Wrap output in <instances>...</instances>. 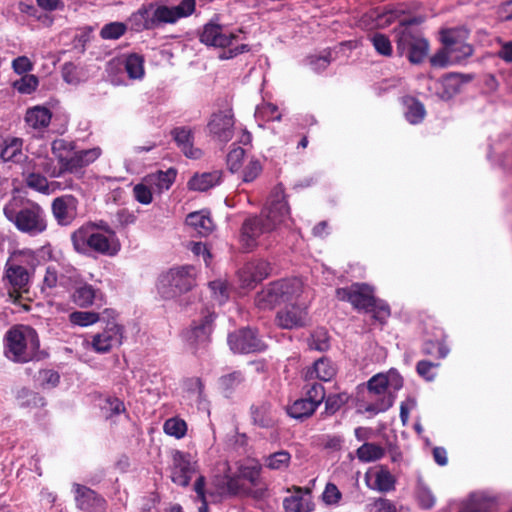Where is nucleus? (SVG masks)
I'll return each instance as SVG.
<instances>
[{"instance_id": "ea45409f", "label": "nucleus", "mask_w": 512, "mask_h": 512, "mask_svg": "<svg viewBox=\"0 0 512 512\" xmlns=\"http://www.w3.org/2000/svg\"><path fill=\"white\" fill-rule=\"evenodd\" d=\"M426 114L425 107L422 102L416 98L407 100V110L405 112L406 120L411 124H418L422 122Z\"/></svg>"}, {"instance_id": "37998d69", "label": "nucleus", "mask_w": 512, "mask_h": 512, "mask_svg": "<svg viewBox=\"0 0 512 512\" xmlns=\"http://www.w3.org/2000/svg\"><path fill=\"white\" fill-rule=\"evenodd\" d=\"M291 455L286 450L277 451L265 458V466L272 470H281L289 466Z\"/></svg>"}, {"instance_id": "dca6fc26", "label": "nucleus", "mask_w": 512, "mask_h": 512, "mask_svg": "<svg viewBox=\"0 0 512 512\" xmlns=\"http://www.w3.org/2000/svg\"><path fill=\"white\" fill-rule=\"evenodd\" d=\"M208 130L217 140L227 143L234 134V117L231 110L212 114L208 122Z\"/></svg>"}, {"instance_id": "6e6552de", "label": "nucleus", "mask_w": 512, "mask_h": 512, "mask_svg": "<svg viewBox=\"0 0 512 512\" xmlns=\"http://www.w3.org/2000/svg\"><path fill=\"white\" fill-rule=\"evenodd\" d=\"M216 314L205 310L199 318L194 319L189 329L185 332V339L188 345L196 352L205 348L211 341V334L214 330Z\"/></svg>"}, {"instance_id": "7ed1b4c3", "label": "nucleus", "mask_w": 512, "mask_h": 512, "mask_svg": "<svg viewBox=\"0 0 512 512\" xmlns=\"http://www.w3.org/2000/svg\"><path fill=\"white\" fill-rule=\"evenodd\" d=\"M335 293L338 300L349 302L359 311L372 313L373 318L381 324H385L391 315L388 303L377 299L373 287L366 283H353L347 287L337 288Z\"/></svg>"}, {"instance_id": "5701e85b", "label": "nucleus", "mask_w": 512, "mask_h": 512, "mask_svg": "<svg viewBox=\"0 0 512 512\" xmlns=\"http://www.w3.org/2000/svg\"><path fill=\"white\" fill-rule=\"evenodd\" d=\"M94 224L88 223L81 226L71 234V241L76 252L90 255L93 247Z\"/></svg>"}, {"instance_id": "774afa93", "label": "nucleus", "mask_w": 512, "mask_h": 512, "mask_svg": "<svg viewBox=\"0 0 512 512\" xmlns=\"http://www.w3.org/2000/svg\"><path fill=\"white\" fill-rule=\"evenodd\" d=\"M262 171V165L258 160H251L243 170V181H254Z\"/></svg>"}, {"instance_id": "2eb2a0df", "label": "nucleus", "mask_w": 512, "mask_h": 512, "mask_svg": "<svg viewBox=\"0 0 512 512\" xmlns=\"http://www.w3.org/2000/svg\"><path fill=\"white\" fill-rule=\"evenodd\" d=\"M195 472V463L192 462L189 453L179 450L173 452V465L171 467V480L173 483L186 487L189 485Z\"/></svg>"}, {"instance_id": "c756f323", "label": "nucleus", "mask_w": 512, "mask_h": 512, "mask_svg": "<svg viewBox=\"0 0 512 512\" xmlns=\"http://www.w3.org/2000/svg\"><path fill=\"white\" fill-rule=\"evenodd\" d=\"M92 238H93L92 252H95V253H98L101 255H108V256H114L117 254V252L119 250V246L115 242V240L96 231L95 227L93 228V237Z\"/></svg>"}, {"instance_id": "a18cd8bd", "label": "nucleus", "mask_w": 512, "mask_h": 512, "mask_svg": "<svg viewBox=\"0 0 512 512\" xmlns=\"http://www.w3.org/2000/svg\"><path fill=\"white\" fill-rule=\"evenodd\" d=\"M375 485L381 492H389L395 488V478L385 466H381L376 472Z\"/></svg>"}, {"instance_id": "e2e57ef3", "label": "nucleus", "mask_w": 512, "mask_h": 512, "mask_svg": "<svg viewBox=\"0 0 512 512\" xmlns=\"http://www.w3.org/2000/svg\"><path fill=\"white\" fill-rule=\"evenodd\" d=\"M245 151L241 147L232 149L227 155V165L231 172H236L241 167V162L244 157Z\"/></svg>"}, {"instance_id": "a19ab883", "label": "nucleus", "mask_w": 512, "mask_h": 512, "mask_svg": "<svg viewBox=\"0 0 512 512\" xmlns=\"http://www.w3.org/2000/svg\"><path fill=\"white\" fill-rule=\"evenodd\" d=\"M248 270L251 277V283H258L267 278L271 271V265L266 260H257L248 266Z\"/></svg>"}, {"instance_id": "ddd939ff", "label": "nucleus", "mask_w": 512, "mask_h": 512, "mask_svg": "<svg viewBox=\"0 0 512 512\" xmlns=\"http://www.w3.org/2000/svg\"><path fill=\"white\" fill-rule=\"evenodd\" d=\"M101 154L99 148H92L75 152L71 157L58 156L60 169L56 173L54 170L51 174L52 177H59L64 172L75 173L83 167L88 166L94 162Z\"/></svg>"}, {"instance_id": "6ab92c4d", "label": "nucleus", "mask_w": 512, "mask_h": 512, "mask_svg": "<svg viewBox=\"0 0 512 512\" xmlns=\"http://www.w3.org/2000/svg\"><path fill=\"white\" fill-rule=\"evenodd\" d=\"M276 228L289 214V206L282 186L274 188L267 208L262 212Z\"/></svg>"}, {"instance_id": "603ef678", "label": "nucleus", "mask_w": 512, "mask_h": 512, "mask_svg": "<svg viewBox=\"0 0 512 512\" xmlns=\"http://www.w3.org/2000/svg\"><path fill=\"white\" fill-rule=\"evenodd\" d=\"M389 385L388 378L383 374L374 375L367 382V391L369 394L384 395Z\"/></svg>"}, {"instance_id": "72a5a7b5", "label": "nucleus", "mask_w": 512, "mask_h": 512, "mask_svg": "<svg viewBox=\"0 0 512 512\" xmlns=\"http://www.w3.org/2000/svg\"><path fill=\"white\" fill-rule=\"evenodd\" d=\"M356 455L361 462L368 463L381 459L385 450L376 443L366 442L356 450Z\"/></svg>"}, {"instance_id": "bb28decb", "label": "nucleus", "mask_w": 512, "mask_h": 512, "mask_svg": "<svg viewBox=\"0 0 512 512\" xmlns=\"http://www.w3.org/2000/svg\"><path fill=\"white\" fill-rule=\"evenodd\" d=\"M472 78V75L457 72L444 75L442 77L443 97L451 98L460 91L462 84L470 82Z\"/></svg>"}, {"instance_id": "49530a36", "label": "nucleus", "mask_w": 512, "mask_h": 512, "mask_svg": "<svg viewBox=\"0 0 512 512\" xmlns=\"http://www.w3.org/2000/svg\"><path fill=\"white\" fill-rule=\"evenodd\" d=\"M350 396L346 392L330 394L325 396V413L327 415L335 414L342 406H344Z\"/></svg>"}, {"instance_id": "8fccbe9b", "label": "nucleus", "mask_w": 512, "mask_h": 512, "mask_svg": "<svg viewBox=\"0 0 512 512\" xmlns=\"http://www.w3.org/2000/svg\"><path fill=\"white\" fill-rule=\"evenodd\" d=\"M422 352L425 355H435L437 353V357L443 359L448 355L449 348L444 340H427L423 343Z\"/></svg>"}, {"instance_id": "09e8293b", "label": "nucleus", "mask_w": 512, "mask_h": 512, "mask_svg": "<svg viewBox=\"0 0 512 512\" xmlns=\"http://www.w3.org/2000/svg\"><path fill=\"white\" fill-rule=\"evenodd\" d=\"M101 409L105 413V417L107 419L126 411L124 402L117 397L111 396L105 398Z\"/></svg>"}, {"instance_id": "7c9ffc66", "label": "nucleus", "mask_w": 512, "mask_h": 512, "mask_svg": "<svg viewBox=\"0 0 512 512\" xmlns=\"http://www.w3.org/2000/svg\"><path fill=\"white\" fill-rule=\"evenodd\" d=\"M296 495L286 497L283 500V507L286 512H311L314 504L301 496L303 488L295 487Z\"/></svg>"}, {"instance_id": "1a4fd4ad", "label": "nucleus", "mask_w": 512, "mask_h": 512, "mask_svg": "<svg viewBox=\"0 0 512 512\" xmlns=\"http://www.w3.org/2000/svg\"><path fill=\"white\" fill-rule=\"evenodd\" d=\"M273 230H275L273 222L267 219L264 213L246 218L240 230V241L243 248L246 251L253 250L258 245V238Z\"/></svg>"}, {"instance_id": "9b49d317", "label": "nucleus", "mask_w": 512, "mask_h": 512, "mask_svg": "<svg viewBox=\"0 0 512 512\" xmlns=\"http://www.w3.org/2000/svg\"><path fill=\"white\" fill-rule=\"evenodd\" d=\"M129 21L137 32L155 30L165 24L160 5L153 2L142 5L130 16Z\"/></svg>"}, {"instance_id": "de8ad7c7", "label": "nucleus", "mask_w": 512, "mask_h": 512, "mask_svg": "<svg viewBox=\"0 0 512 512\" xmlns=\"http://www.w3.org/2000/svg\"><path fill=\"white\" fill-rule=\"evenodd\" d=\"M163 429L167 435L174 436L175 438L180 439L184 437L186 434L187 424L182 419L170 418L165 421Z\"/></svg>"}, {"instance_id": "0eeeda50", "label": "nucleus", "mask_w": 512, "mask_h": 512, "mask_svg": "<svg viewBox=\"0 0 512 512\" xmlns=\"http://www.w3.org/2000/svg\"><path fill=\"white\" fill-rule=\"evenodd\" d=\"M28 266L33 267V264L24 259L22 253L14 254L7 260L3 281L8 285L10 297L17 299L29 291L32 273Z\"/></svg>"}, {"instance_id": "338daca9", "label": "nucleus", "mask_w": 512, "mask_h": 512, "mask_svg": "<svg viewBox=\"0 0 512 512\" xmlns=\"http://www.w3.org/2000/svg\"><path fill=\"white\" fill-rule=\"evenodd\" d=\"M260 466H245L240 468V477L248 480L253 486H257L260 480Z\"/></svg>"}, {"instance_id": "c9c22d12", "label": "nucleus", "mask_w": 512, "mask_h": 512, "mask_svg": "<svg viewBox=\"0 0 512 512\" xmlns=\"http://www.w3.org/2000/svg\"><path fill=\"white\" fill-rule=\"evenodd\" d=\"M313 373L319 380L329 381L335 376L336 368L328 358L322 357L314 362L313 370L308 371L307 375L311 377Z\"/></svg>"}, {"instance_id": "680f3d73", "label": "nucleus", "mask_w": 512, "mask_h": 512, "mask_svg": "<svg viewBox=\"0 0 512 512\" xmlns=\"http://www.w3.org/2000/svg\"><path fill=\"white\" fill-rule=\"evenodd\" d=\"M342 498V494L334 483H327L322 494L323 501L328 505L337 504Z\"/></svg>"}, {"instance_id": "4be33fe9", "label": "nucleus", "mask_w": 512, "mask_h": 512, "mask_svg": "<svg viewBox=\"0 0 512 512\" xmlns=\"http://www.w3.org/2000/svg\"><path fill=\"white\" fill-rule=\"evenodd\" d=\"M252 423L263 429L276 426V419L272 413V404L269 401H260L250 407Z\"/></svg>"}, {"instance_id": "f257e3e1", "label": "nucleus", "mask_w": 512, "mask_h": 512, "mask_svg": "<svg viewBox=\"0 0 512 512\" xmlns=\"http://www.w3.org/2000/svg\"><path fill=\"white\" fill-rule=\"evenodd\" d=\"M3 214L19 232L31 237L44 233L48 227L47 215L43 207L21 196L12 197L5 204Z\"/></svg>"}, {"instance_id": "5fc2aeb1", "label": "nucleus", "mask_w": 512, "mask_h": 512, "mask_svg": "<svg viewBox=\"0 0 512 512\" xmlns=\"http://www.w3.org/2000/svg\"><path fill=\"white\" fill-rule=\"evenodd\" d=\"M176 175L177 170L171 167L166 171L159 170L155 175H152V177H155L156 185L159 187V189L168 190L174 183Z\"/></svg>"}, {"instance_id": "4c0bfd02", "label": "nucleus", "mask_w": 512, "mask_h": 512, "mask_svg": "<svg viewBox=\"0 0 512 512\" xmlns=\"http://www.w3.org/2000/svg\"><path fill=\"white\" fill-rule=\"evenodd\" d=\"M125 70L131 79H141L144 76V57L138 53L126 56Z\"/></svg>"}, {"instance_id": "a878e982", "label": "nucleus", "mask_w": 512, "mask_h": 512, "mask_svg": "<svg viewBox=\"0 0 512 512\" xmlns=\"http://www.w3.org/2000/svg\"><path fill=\"white\" fill-rule=\"evenodd\" d=\"M318 407L315 402L307 398L295 400L291 405L286 407L287 414L296 420L303 421L311 417Z\"/></svg>"}, {"instance_id": "473e14b6", "label": "nucleus", "mask_w": 512, "mask_h": 512, "mask_svg": "<svg viewBox=\"0 0 512 512\" xmlns=\"http://www.w3.org/2000/svg\"><path fill=\"white\" fill-rule=\"evenodd\" d=\"M467 36L468 31L464 28L443 29L440 32V40L443 46L447 47L453 52L456 49V45L465 41Z\"/></svg>"}, {"instance_id": "4468645a", "label": "nucleus", "mask_w": 512, "mask_h": 512, "mask_svg": "<svg viewBox=\"0 0 512 512\" xmlns=\"http://www.w3.org/2000/svg\"><path fill=\"white\" fill-rule=\"evenodd\" d=\"M218 19V16H215L203 26L199 40L207 46L226 48L232 44L233 40L237 39V35L224 33L223 26L217 22Z\"/></svg>"}, {"instance_id": "c03bdc74", "label": "nucleus", "mask_w": 512, "mask_h": 512, "mask_svg": "<svg viewBox=\"0 0 512 512\" xmlns=\"http://www.w3.org/2000/svg\"><path fill=\"white\" fill-rule=\"evenodd\" d=\"M22 140L19 138H13L5 147L1 150L0 156L3 161L20 162L22 157Z\"/></svg>"}, {"instance_id": "3c124183", "label": "nucleus", "mask_w": 512, "mask_h": 512, "mask_svg": "<svg viewBox=\"0 0 512 512\" xmlns=\"http://www.w3.org/2000/svg\"><path fill=\"white\" fill-rule=\"evenodd\" d=\"M371 42L378 54L386 57H390L392 55V44L388 36L385 34L375 33L371 37Z\"/></svg>"}, {"instance_id": "bf43d9fd", "label": "nucleus", "mask_w": 512, "mask_h": 512, "mask_svg": "<svg viewBox=\"0 0 512 512\" xmlns=\"http://www.w3.org/2000/svg\"><path fill=\"white\" fill-rule=\"evenodd\" d=\"M309 347L312 350L324 352L330 347L329 337L325 331H317L312 334L309 341Z\"/></svg>"}, {"instance_id": "864d4df0", "label": "nucleus", "mask_w": 512, "mask_h": 512, "mask_svg": "<svg viewBox=\"0 0 512 512\" xmlns=\"http://www.w3.org/2000/svg\"><path fill=\"white\" fill-rule=\"evenodd\" d=\"M25 183L27 187L41 193H47L49 190L47 178L40 173H28L25 177Z\"/></svg>"}, {"instance_id": "c85d7f7f", "label": "nucleus", "mask_w": 512, "mask_h": 512, "mask_svg": "<svg viewBox=\"0 0 512 512\" xmlns=\"http://www.w3.org/2000/svg\"><path fill=\"white\" fill-rule=\"evenodd\" d=\"M52 118L51 111L42 106H35L27 110L25 121L34 129H43L49 126Z\"/></svg>"}, {"instance_id": "f03ea898", "label": "nucleus", "mask_w": 512, "mask_h": 512, "mask_svg": "<svg viewBox=\"0 0 512 512\" xmlns=\"http://www.w3.org/2000/svg\"><path fill=\"white\" fill-rule=\"evenodd\" d=\"M5 355L17 363L39 361L46 357L40 351V341L36 330L30 326L19 325L10 328L4 337Z\"/></svg>"}, {"instance_id": "a211bd4d", "label": "nucleus", "mask_w": 512, "mask_h": 512, "mask_svg": "<svg viewBox=\"0 0 512 512\" xmlns=\"http://www.w3.org/2000/svg\"><path fill=\"white\" fill-rule=\"evenodd\" d=\"M78 200L73 195H63L52 201L51 209L54 218L61 226H67L77 216Z\"/></svg>"}, {"instance_id": "79ce46f5", "label": "nucleus", "mask_w": 512, "mask_h": 512, "mask_svg": "<svg viewBox=\"0 0 512 512\" xmlns=\"http://www.w3.org/2000/svg\"><path fill=\"white\" fill-rule=\"evenodd\" d=\"M244 381V376L241 371H233L229 374L223 375L219 379V385L224 391L225 396H229L234 390Z\"/></svg>"}, {"instance_id": "cd10ccee", "label": "nucleus", "mask_w": 512, "mask_h": 512, "mask_svg": "<svg viewBox=\"0 0 512 512\" xmlns=\"http://www.w3.org/2000/svg\"><path fill=\"white\" fill-rule=\"evenodd\" d=\"M221 176V171L205 172L201 175L195 174L188 181V188L194 191H207L220 183Z\"/></svg>"}, {"instance_id": "393cba45", "label": "nucleus", "mask_w": 512, "mask_h": 512, "mask_svg": "<svg viewBox=\"0 0 512 512\" xmlns=\"http://www.w3.org/2000/svg\"><path fill=\"white\" fill-rule=\"evenodd\" d=\"M186 222L202 237L210 235L215 229V224L209 216V213L204 211H197L188 214Z\"/></svg>"}, {"instance_id": "2f4dec72", "label": "nucleus", "mask_w": 512, "mask_h": 512, "mask_svg": "<svg viewBox=\"0 0 512 512\" xmlns=\"http://www.w3.org/2000/svg\"><path fill=\"white\" fill-rule=\"evenodd\" d=\"M97 297V290L87 283H81L75 287L72 293L73 302L79 307L86 308L93 304Z\"/></svg>"}, {"instance_id": "052dcab7", "label": "nucleus", "mask_w": 512, "mask_h": 512, "mask_svg": "<svg viewBox=\"0 0 512 512\" xmlns=\"http://www.w3.org/2000/svg\"><path fill=\"white\" fill-rule=\"evenodd\" d=\"M308 65L312 68L313 71L319 73L324 71L331 62V54L327 53L322 56H308L307 57Z\"/></svg>"}, {"instance_id": "0e129e2a", "label": "nucleus", "mask_w": 512, "mask_h": 512, "mask_svg": "<svg viewBox=\"0 0 512 512\" xmlns=\"http://www.w3.org/2000/svg\"><path fill=\"white\" fill-rule=\"evenodd\" d=\"M209 288L212 290L219 303H224L229 298L227 284L222 280L209 282Z\"/></svg>"}, {"instance_id": "f704fd0d", "label": "nucleus", "mask_w": 512, "mask_h": 512, "mask_svg": "<svg viewBox=\"0 0 512 512\" xmlns=\"http://www.w3.org/2000/svg\"><path fill=\"white\" fill-rule=\"evenodd\" d=\"M16 398L19 405L24 408H37L45 405V399L39 393L26 387L18 391Z\"/></svg>"}, {"instance_id": "69168bd1", "label": "nucleus", "mask_w": 512, "mask_h": 512, "mask_svg": "<svg viewBox=\"0 0 512 512\" xmlns=\"http://www.w3.org/2000/svg\"><path fill=\"white\" fill-rule=\"evenodd\" d=\"M454 53L447 47L439 49L431 58L430 64L433 67L445 68L449 65V55Z\"/></svg>"}, {"instance_id": "6e6d98bb", "label": "nucleus", "mask_w": 512, "mask_h": 512, "mask_svg": "<svg viewBox=\"0 0 512 512\" xmlns=\"http://www.w3.org/2000/svg\"><path fill=\"white\" fill-rule=\"evenodd\" d=\"M39 80L35 75L26 74L14 83V87L23 94H30L38 87Z\"/></svg>"}, {"instance_id": "39448f33", "label": "nucleus", "mask_w": 512, "mask_h": 512, "mask_svg": "<svg viewBox=\"0 0 512 512\" xmlns=\"http://www.w3.org/2000/svg\"><path fill=\"white\" fill-rule=\"evenodd\" d=\"M395 43L397 55L413 65L422 64L430 50V43L421 30H396Z\"/></svg>"}, {"instance_id": "f3484780", "label": "nucleus", "mask_w": 512, "mask_h": 512, "mask_svg": "<svg viewBox=\"0 0 512 512\" xmlns=\"http://www.w3.org/2000/svg\"><path fill=\"white\" fill-rule=\"evenodd\" d=\"M76 507L85 512H102L105 510L106 500L91 488L74 484Z\"/></svg>"}, {"instance_id": "4d7b16f0", "label": "nucleus", "mask_w": 512, "mask_h": 512, "mask_svg": "<svg viewBox=\"0 0 512 512\" xmlns=\"http://www.w3.org/2000/svg\"><path fill=\"white\" fill-rule=\"evenodd\" d=\"M126 32V26L120 22L106 24L100 31L103 39H118Z\"/></svg>"}, {"instance_id": "b1692460", "label": "nucleus", "mask_w": 512, "mask_h": 512, "mask_svg": "<svg viewBox=\"0 0 512 512\" xmlns=\"http://www.w3.org/2000/svg\"><path fill=\"white\" fill-rule=\"evenodd\" d=\"M196 7L195 0H182L177 6L160 5L165 24H174L179 19L190 16Z\"/></svg>"}, {"instance_id": "9d476101", "label": "nucleus", "mask_w": 512, "mask_h": 512, "mask_svg": "<svg viewBox=\"0 0 512 512\" xmlns=\"http://www.w3.org/2000/svg\"><path fill=\"white\" fill-rule=\"evenodd\" d=\"M228 345L234 353L249 354L263 352L267 345L258 331L249 327L238 329L228 335Z\"/></svg>"}, {"instance_id": "aec40b11", "label": "nucleus", "mask_w": 512, "mask_h": 512, "mask_svg": "<svg viewBox=\"0 0 512 512\" xmlns=\"http://www.w3.org/2000/svg\"><path fill=\"white\" fill-rule=\"evenodd\" d=\"M307 311L297 304L286 305L275 316V324L281 329H295L303 327L306 322Z\"/></svg>"}, {"instance_id": "412c9836", "label": "nucleus", "mask_w": 512, "mask_h": 512, "mask_svg": "<svg viewBox=\"0 0 512 512\" xmlns=\"http://www.w3.org/2000/svg\"><path fill=\"white\" fill-rule=\"evenodd\" d=\"M171 135L186 157L199 159L202 156V150L193 147L194 136L190 128L176 127L171 131Z\"/></svg>"}, {"instance_id": "13d9d810", "label": "nucleus", "mask_w": 512, "mask_h": 512, "mask_svg": "<svg viewBox=\"0 0 512 512\" xmlns=\"http://www.w3.org/2000/svg\"><path fill=\"white\" fill-rule=\"evenodd\" d=\"M305 388L307 389L305 398L315 402V406L318 407L325 399V389L323 385L318 382H313L312 384H307Z\"/></svg>"}, {"instance_id": "f8f14e48", "label": "nucleus", "mask_w": 512, "mask_h": 512, "mask_svg": "<svg viewBox=\"0 0 512 512\" xmlns=\"http://www.w3.org/2000/svg\"><path fill=\"white\" fill-rule=\"evenodd\" d=\"M114 311L105 309L103 315H106L107 326L102 333L93 336L92 346L95 351L100 353L108 352L113 346L120 345L123 338V326L118 325L114 320Z\"/></svg>"}, {"instance_id": "423d86ee", "label": "nucleus", "mask_w": 512, "mask_h": 512, "mask_svg": "<svg viewBox=\"0 0 512 512\" xmlns=\"http://www.w3.org/2000/svg\"><path fill=\"white\" fill-rule=\"evenodd\" d=\"M196 285V269L185 265L171 268L163 274L159 281L158 290L164 299H173L189 292Z\"/></svg>"}, {"instance_id": "58836bf2", "label": "nucleus", "mask_w": 512, "mask_h": 512, "mask_svg": "<svg viewBox=\"0 0 512 512\" xmlns=\"http://www.w3.org/2000/svg\"><path fill=\"white\" fill-rule=\"evenodd\" d=\"M105 316L106 315L103 314L101 316L99 313L92 311H74L69 314V321L73 325L86 327L94 323H97L101 319H105Z\"/></svg>"}, {"instance_id": "20e7f679", "label": "nucleus", "mask_w": 512, "mask_h": 512, "mask_svg": "<svg viewBox=\"0 0 512 512\" xmlns=\"http://www.w3.org/2000/svg\"><path fill=\"white\" fill-rule=\"evenodd\" d=\"M302 283L297 278H285L269 283L255 295L254 303L260 310H272L277 305L300 296Z\"/></svg>"}, {"instance_id": "e433bc0d", "label": "nucleus", "mask_w": 512, "mask_h": 512, "mask_svg": "<svg viewBox=\"0 0 512 512\" xmlns=\"http://www.w3.org/2000/svg\"><path fill=\"white\" fill-rule=\"evenodd\" d=\"M415 497L422 509L429 510L435 505V496L422 478H418L417 480Z\"/></svg>"}]
</instances>
